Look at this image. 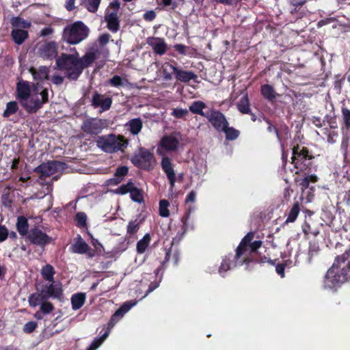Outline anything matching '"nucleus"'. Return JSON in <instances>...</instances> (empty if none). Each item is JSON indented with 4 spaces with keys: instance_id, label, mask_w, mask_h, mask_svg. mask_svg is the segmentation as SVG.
<instances>
[{
    "instance_id": "nucleus-23",
    "label": "nucleus",
    "mask_w": 350,
    "mask_h": 350,
    "mask_svg": "<svg viewBox=\"0 0 350 350\" xmlns=\"http://www.w3.org/2000/svg\"><path fill=\"white\" fill-rule=\"evenodd\" d=\"M304 176L302 178L295 177V182L300 186L302 191L306 189L310 183H316L318 181V177L315 174H312L310 173L307 174H301Z\"/></svg>"
},
{
    "instance_id": "nucleus-19",
    "label": "nucleus",
    "mask_w": 350,
    "mask_h": 350,
    "mask_svg": "<svg viewBox=\"0 0 350 350\" xmlns=\"http://www.w3.org/2000/svg\"><path fill=\"white\" fill-rule=\"evenodd\" d=\"M112 104V99L110 97L105 98L103 95L100 94L95 91L92 96V105L94 108L100 107L103 111H107L110 109Z\"/></svg>"
},
{
    "instance_id": "nucleus-42",
    "label": "nucleus",
    "mask_w": 350,
    "mask_h": 350,
    "mask_svg": "<svg viewBox=\"0 0 350 350\" xmlns=\"http://www.w3.org/2000/svg\"><path fill=\"white\" fill-rule=\"evenodd\" d=\"M18 109V104L16 101H10L7 103L6 108L3 113L4 118H8L16 113Z\"/></svg>"
},
{
    "instance_id": "nucleus-33",
    "label": "nucleus",
    "mask_w": 350,
    "mask_h": 350,
    "mask_svg": "<svg viewBox=\"0 0 350 350\" xmlns=\"http://www.w3.org/2000/svg\"><path fill=\"white\" fill-rule=\"evenodd\" d=\"M40 273L44 280L51 282H54V275L55 273V271L51 265L47 264L43 266L41 269Z\"/></svg>"
},
{
    "instance_id": "nucleus-50",
    "label": "nucleus",
    "mask_w": 350,
    "mask_h": 350,
    "mask_svg": "<svg viewBox=\"0 0 350 350\" xmlns=\"http://www.w3.org/2000/svg\"><path fill=\"white\" fill-rule=\"evenodd\" d=\"M189 214L190 211H187L185 213V215L181 217V222H182V232L180 235V237L178 238V241L181 239V238L183 237V235L187 232L188 230V225H187V221L189 218Z\"/></svg>"
},
{
    "instance_id": "nucleus-34",
    "label": "nucleus",
    "mask_w": 350,
    "mask_h": 350,
    "mask_svg": "<svg viewBox=\"0 0 350 350\" xmlns=\"http://www.w3.org/2000/svg\"><path fill=\"white\" fill-rule=\"evenodd\" d=\"M45 301H46V297L41 291L31 293L28 297L29 306L34 308Z\"/></svg>"
},
{
    "instance_id": "nucleus-57",
    "label": "nucleus",
    "mask_w": 350,
    "mask_h": 350,
    "mask_svg": "<svg viewBox=\"0 0 350 350\" xmlns=\"http://www.w3.org/2000/svg\"><path fill=\"white\" fill-rule=\"evenodd\" d=\"M349 256L350 254L349 252H345L341 255L337 256L333 264L336 263V266L340 267V265L347 261L349 259Z\"/></svg>"
},
{
    "instance_id": "nucleus-11",
    "label": "nucleus",
    "mask_w": 350,
    "mask_h": 350,
    "mask_svg": "<svg viewBox=\"0 0 350 350\" xmlns=\"http://www.w3.org/2000/svg\"><path fill=\"white\" fill-rule=\"evenodd\" d=\"M206 118L211 124L213 127L218 132H221L223 129L229 125V123L223 113L220 111L212 109L209 110Z\"/></svg>"
},
{
    "instance_id": "nucleus-64",
    "label": "nucleus",
    "mask_w": 350,
    "mask_h": 350,
    "mask_svg": "<svg viewBox=\"0 0 350 350\" xmlns=\"http://www.w3.org/2000/svg\"><path fill=\"white\" fill-rule=\"evenodd\" d=\"M327 123H328V124L329 126V129H337L338 125H337V122H336V117H329V116H327Z\"/></svg>"
},
{
    "instance_id": "nucleus-30",
    "label": "nucleus",
    "mask_w": 350,
    "mask_h": 350,
    "mask_svg": "<svg viewBox=\"0 0 350 350\" xmlns=\"http://www.w3.org/2000/svg\"><path fill=\"white\" fill-rule=\"evenodd\" d=\"M11 36L14 42L20 45L28 38V32L24 29H13L11 32Z\"/></svg>"
},
{
    "instance_id": "nucleus-45",
    "label": "nucleus",
    "mask_w": 350,
    "mask_h": 350,
    "mask_svg": "<svg viewBox=\"0 0 350 350\" xmlns=\"http://www.w3.org/2000/svg\"><path fill=\"white\" fill-rule=\"evenodd\" d=\"M76 226L79 228L87 226V215L84 212H78L75 217Z\"/></svg>"
},
{
    "instance_id": "nucleus-62",
    "label": "nucleus",
    "mask_w": 350,
    "mask_h": 350,
    "mask_svg": "<svg viewBox=\"0 0 350 350\" xmlns=\"http://www.w3.org/2000/svg\"><path fill=\"white\" fill-rule=\"evenodd\" d=\"M307 1L308 0H289L290 5L295 7V10L303 6Z\"/></svg>"
},
{
    "instance_id": "nucleus-12",
    "label": "nucleus",
    "mask_w": 350,
    "mask_h": 350,
    "mask_svg": "<svg viewBox=\"0 0 350 350\" xmlns=\"http://www.w3.org/2000/svg\"><path fill=\"white\" fill-rule=\"evenodd\" d=\"M103 129V123L101 119H86L81 125V130L86 134L92 136L97 135Z\"/></svg>"
},
{
    "instance_id": "nucleus-6",
    "label": "nucleus",
    "mask_w": 350,
    "mask_h": 350,
    "mask_svg": "<svg viewBox=\"0 0 350 350\" xmlns=\"http://www.w3.org/2000/svg\"><path fill=\"white\" fill-rule=\"evenodd\" d=\"M129 141L123 135L111 134L100 137L97 140L98 146L106 152L113 153L119 150L124 151Z\"/></svg>"
},
{
    "instance_id": "nucleus-39",
    "label": "nucleus",
    "mask_w": 350,
    "mask_h": 350,
    "mask_svg": "<svg viewBox=\"0 0 350 350\" xmlns=\"http://www.w3.org/2000/svg\"><path fill=\"white\" fill-rule=\"evenodd\" d=\"M130 198L133 202H137L139 204L144 202L143 190L142 189L137 188L135 185H133L130 192Z\"/></svg>"
},
{
    "instance_id": "nucleus-46",
    "label": "nucleus",
    "mask_w": 350,
    "mask_h": 350,
    "mask_svg": "<svg viewBox=\"0 0 350 350\" xmlns=\"http://www.w3.org/2000/svg\"><path fill=\"white\" fill-rule=\"evenodd\" d=\"M133 185L134 183L131 180H129L126 184H123L117 188L114 191V193L119 195H125L128 193H130Z\"/></svg>"
},
{
    "instance_id": "nucleus-7",
    "label": "nucleus",
    "mask_w": 350,
    "mask_h": 350,
    "mask_svg": "<svg viewBox=\"0 0 350 350\" xmlns=\"http://www.w3.org/2000/svg\"><path fill=\"white\" fill-rule=\"evenodd\" d=\"M131 162L137 168L150 171L155 165L156 159L153 153L149 150L140 147L137 153L131 158Z\"/></svg>"
},
{
    "instance_id": "nucleus-61",
    "label": "nucleus",
    "mask_w": 350,
    "mask_h": 350,
    "mask_svg": "<svg viewBox=\"0 0 350 350\" xmlns=\"http://www.w3.org/2000/svg\"><path fill=\"white\" fill-rule=\"evenodd\" d=\"M156 16L154 11L148 10L144 14L143 18L146 21L151 22L156 18Z\"/></svg>"
},
{
    "instance_id": "nucleus-13",
    "label": "nucleus",
    "mask_w": 350,
    "mask_h": 350,
    "mask_svg": "<svg viewBox=\"0 0 350 350\" xmlns=\"http://www.w3.org/2000/svg\"><path fill=\"white\" fill-rule=\"evenodd\" d=\"M161 166L169 181L170 189H173L176 182L174 165L172 163V160L169 157L164 156L161 159Z\"/></svg>"
},
{
    "instance_id": "nucleus-56",
    "label": "nucleus",
    "mask_w": 350,
    "mask_h": 350,
    "mask_svg": "<svg viewBox=\"0 0 350 350\" xmlns=\"http://www.w3.org/2000/svg\"><path fill=\"white\" fill-rule=\"evenodd\" d=\"M171 250L170 249L166 250L165 256L163 261L161 262V265L155 270L156 275H159V272L161 271L164 269V265L167 263L170 258Z\"/></svg>"
},
{
    "instance_id": "nucleus-25",
    "label": "nucleus",
    "mask_w": 350,
    "mask_h": 350,
    "mask_svg": "<svg viewBox=\"0 0 350 350\" xmlns=\"http://www.w3.org/2000/svg\"><path fill=\"white\" fill-rule=\"evenodd\" d=\"M260 93L262 96L271 103H273L276 100L277 96L279 95L276 93L273 87L269 84L261 85Z\"/></svg>"
},
{
    "instance_id": "nucleus-41",
    "label": "nucleus",
    "mask_w": 350,
    "mask_h": 350,
    "mask_svg": "<svg viewBox=\"0 0 350 350\" xmlns=\"http://www.w3.org/2000/svg\"><path fill=\"white\" fill-rule=\"evenodd\" d=\"M11 24L13 27L16 28H24L27 29L31 27V23L24 20L23 18L19 16L13 17L11 19Z\"/></svg>"
},
{
    "instance_id": "nucleus-3",
    "label": "nucleus",
    "mask_w": 350,
    "mask_h": 350,
    "mask_svg": "<svg viewBox=\"0 0 350 350\" xmlns=\"http://www.w3.org/2000/svg\"><path fill=\"white\" fill-rule=\"evenodd\" d=\"M55 62L57 69L64 70L66 77L70 80L75 81L81 75L77 52L75 54L62 53L56 58Z\"/></svg>"
},
{
    "instance_id": "nucleus-5",
    "label": "nucleus",
    "mask_w": 350,
    "mask_h": 350,
    "mask_svg": "<svg viewBox=\"0 0 350 350\" xmlns=\"http://www.w3.org/2000/svg\"><path fill=\"white\" fill-rule=\"evenodd\" d=\"M349 275L350 273L346 271L344 268L336 266V263L333 264L324 277V288L336 291L350 279Z\"/></svg>"
},
{
    "instance_id": "nucleus-60",
    "label": "nucleus",
    "mask_w": 350,
    "mask_h": 350,
    "mask_svg": "<svg viewBox=\"0 0 350 350\" xmlns=\"http://www.w3.org/2000/svg\"><path fill=\"white\" fill-rule=\"evenodd\" d=\"M174 49L179 54L185 55L187 54V50L189 49V46L182 44H176L174 46Z\"/></svg>"
},
{
    "instance_id": "nucleus-17",
    "label": "nucleus",
    "mask_w": 350,
    "mask_h": 350,
    "mask_svg": "<svg viewBox=\"0 0 350 350\" xmlns=\"http://www.w3.org/2000/svg\"><path fill=\"white\" fill-rule=\"evenodd\" d=\"M31 88L28 81H21L16 84V98L21 102V105L29 99Z\"/></svg>"
},
{
    "instance_id": "nucleus-4",
    "label": "nucleus",
    "mask_w": 350,
    "mask_h": 350,
    "mask_svg": "<svg viewBox=\"0 0 350 350\" xmlns=\"http://www.w3.org/2000/svg\"><path fill=\"white\" fill-rule=\"evenodd\" d=\"M89 31L84 23L78 21L64 27L62 40L70 44H77L88 36Z\"/></svg>"
},
{
    "instance_id": "nucleus-29",
    "label": "nucleus",
    "mask_w": 350,
    "mask_h": 350,
    "mask_svg": "<svg viewBox=\"0 0 350 350\" xmlns=\"http://www.w3.org/2000/svg\"><path fill=\"white\" fill-rule=\"evenodd\" d=\"M29 223L27 219L25 216H19L17 218L16 229L20 235L27 237L29 232Z\"/></svg>"
},
{
    "instance_id": "nucleus-27",
    "label": "nucleus",
    "mask_w": 350,
    "mask_h": 350,
    "mask_svg": "<svg viewBox=\"0 0 350 350\" xmlns=\"http://www.w3.org/2000/svg\"><path fill=\"white\" fill-rule=\"evenodd\" d=\"M43 103L39 98L27 100L23 107L29 113L37 112L43 106Z\"/></svg>"
},
{
    "instance_id": "nucleus-16",
    "label": "nucleus",
    "mask_w": 350,
    "mask_h": 350,
    "mask_svg": "<svg viewBox=\"0 0 350 350\" xmlns=\"http://www.w3.org/2000/svg\"><path fill=\"white\" fill-rule=\"evenodd\" d=\"M135 304H131L130 301L124 302L111 317L108 323L107 330L109 331L126 313Z\"/></svg>"
},
{
    "instance_id": "nucleus-35",
    "label": "nucleus",
    "mask_w": 350,
    "mask_h": 350,
    "mask_svg": "<svg viewBox=\"0 0 350 350\" xmlns=\"http://www.w3.org/2000/svg\"><path fill=\"white\" fill-rule=\"evenodd\" d=\"M342 124L341 131L342 133L350 131V109L347 107H342L341 109Z\"/></svg>"
},
{
    "instance_id": "nucleus-20",
    "label": "nucleus",
    "mask_w": 350,
    "mask_h": 350,
    "mask_svg": "<svg viewBox=\"0 0 350 350\" xmlns=\"http://www.w3.org/2000/svg\"><path fill=\"white\" fill-rule=\"evenodd\" d=\"M147 44L152 47L154 53L162 55L167 51V44L163 38L158 37H148Z\"/></svg>"
},
{
    "instance_id": "nucleus-63",
    "label": "nucleus",
    "mask_w": 350,
    "mask_h": 350,
    "mask_svg": "<svg viewBox=\"0 0 350 350\" xmlns=\"http://www.w3.org/2000/svg\"><path fill=\"white\" fill-rule=\"evenodd\" d=\"M160 282H161V279H159V281H154V282H152L149 286H148V288L146 293V295H147L148 294L150 293L151 292H152L154 290H155L157 288L159 287V284H160Z\"/></svg>"
},
{
    "instance_id": "nucleus-22",
    "label": "nucleus",
    "mask_w": 350,
    "mask_h": 350,
    "mask_svg": "<svg viewBox=\"0 0 350 350\" xmlns=\"http://www.w3.org/2000/svg\"><path fill=\"white\" fill-rule=\"evenodd\" d=\"M179 145L178 139L172 135H165L160 141V146L168 151H174Z\"/></svg>"
},
{
    "instance_id": "nucleus-47",
    "label": "nucleus",
    "mask_w": 350,
    "mask_h": 350,
    "mask_svg": "<svg viewBox=\"0 0 350 350\" xmlns=\"http://www.w3.org/2000/svg\"><path fill=\"white\" fill-rule=\"evenodd\" d=\"M87 10L95 13L98 8L101 0H82Z\"/></svg>"
},
{
    "instance_id": "nucleus-38",
    "label": "nucleus",
    "mask_w": 350,
    "mask_h": 350,
    "mask_svg": "<svg viewBox=\"0 0 350 350\" xmlns=\"http://www.w3.org/2000/svg\"><path fill=\"white\" fill-rule=\"evenodd\" d=\"M151 241L150 235L147 233L142 239L137 243L136 250L138 254H143L146 252Z\"/></svg>"
},
{
    "instance_id": "nucleus-9",
    "label": "nucleus",
    "mask_w": 350,
    "mask_h": 350,
    "mask_svg": "<svg viewBox=\"0 0 350 350\" xmlns=\"http://www.w3.org/2000/svg\"><path fill=\"white\" fill-rule=\"evenodd\" d=\"M64 165V163L59 161H49L37 166L33 171L40 174V179L44 180L55 174L60 168H63Z\"/></svg>"
},
{
    "instance_id": "nucleus-36",
    "label": "nucleus",
    "mask_w": 350,
    "mask_h": 350,
    "mask_svg": "<svg viewBox=\"0 0 350 350\" xmlns=\"http://www.w3.org/2000/svg\"><path fill=\"white\" fill-rule=\"evenodd\" d=\"M237 109L242 114L250 113V105L247 94H245L237 104Z\"/></svg>"
},
{
    "instance_id": "nucleus-54",
    "label": "nucleus",
    "mask_w": 350,
    "mask_h": 350,
    "mask_svg": "<svg viewBox=\"0 0 350 350\" xmlns=\"http://www.w3.org/2000/svg\"><path fill=\"white\" fill-rule=\"evenodd\" d=\"M128 172L129 167L127 166H120L116 169L114 176L118 177L121 180H123L124 177L127 175Z\"/></svg>"
},
{
    "instance_id": "nucleus-32",
    "label": "nucleus",
    "mask_w": 350,
    "mask_h": 350,
    "mask_svg": "<svg viewBox=\"0 0 350 350\" xmlns=\"http://www.w3.org/2000/svg\"><path fill=\"white\" fill-rule=\"evenodd\" d=\"M85 301V295L83 293H75L71 297L72 308L75 310L81 308Z\"/></svg>"
},
{
    "instance_id": "nucleus-24",
    "label": "nucleus",
    "mask_w": 350,
    "mask_h": 350,
    "mask_svg": "<svg viewBox=\"0 0 350 350\" xmlns=\"http://www.w3.org/2000/svg\"><path fill=\"white\" fill-rule=\"evenodd\" d=\"M107 28L113 33H116L120 28V21L117 12H112L105 16Z\"/></svg>"
},
{
    "instance_id": "nucleus-59",
    "label": "nucleus",
    "mask_w": 350,
    "mask_h": 350,
    "mask_svg": "<svg viewBox=\"0 0 350 350\" xmlns=\"http://www.w3.org/2000/svg\"><path fill=\"white\" fill-rule=\"evenodd\" d=\"M9 235V231L4 225H0V243L5 241Z\"/></svg>"
},
{
    "instance_id": "nucleus-52",
    "label": "nucleus",
    "mask_w": 350,
    "mask_h": 350,
    "mask_svg": "<svg viewBox=\"0 0 350 350\" xmlns=\"http://www.w3.org/2000/svg\"><path fill=\"white\" fill-rule=\"evenodd\" d=\"M107 84L115 88H119L124 85L122 79L118 75H114L107 81Z\"/></svg>"
},
{
    "instance_id": "nucleus-49",
    "label": "nucleus",
    "mask_w": 350,
    "mask_h": 350,
    "mask_svg": "<svg viewBox=\"0 0 350 350\" xmlns=\"http://www.w3.org/2000/svg\"><path fill=\"white\" fill-rule=\"evenodd\" d=\"M169 202L167 200H161L159 202V215L163 217H167L170 215L168 206Z\"/></svg>"
},
{
    "instance_id": "nucleus-31",
    "label": "nucleus",
    "mask_w": 350,
    "mask_h": 350,
    "mask_svg": "<svg viewBox=\"0 0 350 350\" xmlns=\"http://www.w3.org/2000/svg\"><path fill=\"white\" fill-rule=\"evenodd\" d=\"M126 126H129V131L133 135H136L141 131L143 126V122L142 119L139 118H133L128 122Z\"/></svg>"
},
{
    "instance_id": "nucleus-1",
    "label": "nucleus",
    "mask_w": 350,
    "mask_h": 350,
    "mask_svg": "<svg viewBox=\"0 0 350 350\" xmlns=\"http://www.w3.org/2000/svg\"><path fill=\"white\" fill-rule=\"evenodd\" d=\"M254 238V232H249L243 237L236 249L234 256V266L245 265L247 267L250 263H264L267 261V257H258V250L262 246L261 241H252ZM271 264H273L272 260H268Z\"/></svg>"
},
{
    "instance_id": "nucleus-44",
    "label": "nucleus",
    "mask_w": 350,
    "mask_h": 350,
    "mask_svg": "<svg viewBox=\"0 0 350 350\" xmlns=\"http://www.w3.org/2000/svg\"><path fill=\"white\" fill-rule=\"evenodd\" d=\"M140 228V222L137 219L131 220L129 222L126 228L127 234L131 236L135 234Z\"/></svg>"
},
{
    "instance_id": "nucleus-43",
    "label": "nucleus",
    "mask_w": 350,
    "mask_h": 350,
    "mask_svg": "<svg viewBox=\"0 0 350 350\" xmlns=\"http://www.w3.org/2000/svg\"><path fill=\"white\" fill-rule=\"evenodd\" d=\"M109 334V331L106 330L105 333L99 338H95L87 350H96L101 344L104 342V340L107 338Z\"/></svg>"
},
{
    "instance_id": "nucleus-21",
    "label": "nucleus",
    "mask_w": 350,
    "mask_h": 350,
    "mask_svg": "<svg viewBox=\"0 0 350 350\" xmlns=\"http://www.w3.org/2000/svg\"><path fill=\"white\" fill-rule=\"evenodd\" d=\"M265 122L268 124L267 130L269 133H275L277 137V139L280 144H281L282 148H284L283 144V133L287 135L288 133V127L286 125L282 126L280 129L277 128L274 126L271 121L268 118H265Z\"/></svg>"
},
{
    "instance_id": "nucleus-15",
    "label": "nucleus",
    "mask_w": 350,
    "mask_h": 350,
    "mask_svg": "<svg viewBox=\"0 0 350 350\" xmlns=\"http://www.w3.org/2000/svg\"><path fill=\"white\" fill-rule=\"evenodd\" d=\"M165 66H169L170 69L174 72L176 80L180 82L188 83L191 80H196L198 78L197 75L192 71L178 68L168 62L165 63Z\"/></svg>"
},
{
    "instance_id": "nucleus-58",
    "label": "nucleus",
    "mask_w": 350,
    "mask_h": 350,
    "mask_svg": "<svg viewBox=\"0 0 350 350\" xmlns=\"http://www.w3.org/2000/svg\"><path fill=\"white\" fill-rule=\"evenodd\" d=\"M323 131H324L323 133L327 135V142L329 143H332V144L335 142L334 138L338 136V133L335 131H331L327 128H325L323 129Z\"/></svg>"
},
{
    "instance_id": "nucleus-28",
    "label": "nucleus",
    "mask_w": 350,
    "mask_h": 350,
    "mask_svg": "<svg viewBox=\"0 0 350 350\" xmlns=\"http://www.w3.org/2000/svg\"><path fill=\"white\" fill-rule=\"evenodd\" d=\"M206 107V105L203 101L195 100L189 105V110L194 114L200 115L206 118L208 113V111H203V109Z\"/></svg>"
},
{
    "instance_id": "nucleus-51",
    "label": "nucleus",
    "mask_w": 350,
    "mask_h": 350,
    "mask_svg": "<svg viewBox=\"0 0 350 350\" xmlns=\"http://www.w3.org/2000/svg\"><path fill=\"white\" fill-rule=\"evenodd\" d=\"M54 308H55L53 304L51 302L47 301V300L41 303L40 307L41 312H42L44 314H47L52 312Z\"/></svg>"
},
{
    "instance_id": "nucleus-14",
    "label": "nucleus",
    "mask_w": 350,
    "mask_h": 350,
    "mask_svg": "<svg viewBox=\"0 0 350 350\" xmlns=\"http://www.w3.org/2000/svg\"><path fill=\"white\" fill-rule=\"evenodd\" d=\"M57 44L55 42L51 41L42 44L38 50V54L40 57L44 59L52 60L57 58Z\"/></svg>"
},
{
    "instance_id": "nucleus-8",
    "label": "nucleus",
    "mask_w": 350,
    "mask_h": 350,
    "mask_svg": "<svg viewBox=\"0 0 350 350\" xmlns=\"http://www.w3.org/2000/svg\"><path fill=\"white\" fill-rule=\"evenodd\" d=\"M26 239H27L31 245L40 247L43 250L47 245L54 241V239L49 237L38 226H35L29 230Z\"/></svg>"
},
{
    "instance_id": "nucleus-26",
    "label": "nucleus",
    "mask_w": 350,
    "mask_h": 350,
    "mask_svg": "<svg viewBox=\"0 0 350 350\" xmlns=\"http://www.w3.org/2000/svg\"><path fill=\"white\" fill-rule=\"evenodd\" d=\"M97 58L96 52L90 51L87 52L82 57H79V66H81V72L85 68L89 67Z\"/></svg>"
},
{
    "instance_id": "nucleus-48",
    "label": "nucleus",
    "mask_w": 350,
    "mask_h": 350,
    "mask_svg": "<svg viewBox=\"0 0 350 350\" xmlns=\"http://www.w3.org/2000/svg\"><path fill=\"white\" fill-rule=\"evenodd\" d=\"M231 263L232 260L230 256H225L222 262L221 263V265L219 267V274L222 275L226 273L228 270H229L231 267Z\"/></svg>"
},
{
    "instance_id": "nucleus-2",
    "label": "nucleus",
    "mask_w": 350,
    "mask_h": 350,
    "mask_svg": "<svg viewBox=\"0 0 350 350\" xmlns=\"http://www.w3.org/2000/svg\"><path fill=\"white\" fill-rule=\"evenodd\" d=\"M314 156L307 147L297 144L292 148V164L296 169L295 174L311 173Z\"/></svg>"
},
{
    "instance_id": "nucleus-18",
    "label": "nucleus",
    "mask_w": 350,
    "mask_h": 350,
    "mask_svg": "<svg viewBox=\"0 0 350 350\" xmlns=\"http://www.w3.org/2000/svg\"><path fill=\"white\" fill-rule=\"evenodd\" d=\"M40 291L44 293L46 300L49 298L61 299L63 295L61 285H55L53 283L44 285Z\"/></svg>"
},
{
    "instance_id": "nucleus-40",
    "label": "nucleus",
    "mask_w": 350,
    "mask_h": 350,
    "mask_svg": "<svg viewBox=\"0 0 350 350\" xmlns=\"http://www.w3.org/2000/svg\"><path fill=\"white\" fill-rule=\"evenodd\" d=\"M221 132L225 133L226 139L229 141L237 139L240 135V131L239 130L234 127H230L229 125H226Z\"/></svg>"
},
{
    "instance_id": "nucleus-10",
    "label": "nucleus",
    "mask_w": 350,
    "mask_h": 350,
    "mask_svg": "<svg viewBox=\"0 0 350 350\" xmlns=\"http://www.w3.org/2000/svg\"><path fill=\"white\" fill-rule=\"evenodd\" d=\"M70 250L75 254H86L90 258L96 255L95 250L92 249L80 234L75 238L74 243L70 247Z\"/></svg>"
},
{
    "instance_id": "nucleus-53",
    "label": "nucleus",
    "mask_w": 350,
    "mask_h": 350,
    "mask_svg": "<svg viewBox=\"0 0 350 350\" xmlns=\"http://www.w3.org/2000/svg\"><path fill=\"white\" fill-rule=\"evenodd\" d=\"M189 113V111L187 109H182V108H176L174 109L172 112L171 113V115L176 118H183L185 116H187Z\"/></svg>"
},
{
    "instance_id": "nucleus-55",
    "label": "nucleus",
    "mask_w": 350,
    "mask_h": 350,
    "mask_svg": "<svg viewBox=\"0 0 350 350\" xmlns=\"http://www.w3.org/2000/svg\"><path fill=\"white\" fill-rule=\"evenodd\" d=\"M38 327V323L36 321H29L25 324L23 330L26 334L32 333Z\"/></svg>"
},
{
    "instance_id": "nucleus-37",
    "label": "nucleus",
    "mask_w": 350,
    "mask_h": 350,
    "mask_svg": "<svg viewBox=\"0 0 350 350\" xmlns=\"http://www.w3.org/2000/svg\"><path fill=\"white\" fill-rule=\"evenodd\" d=\"M299 212L300 204L299 202H295L287 215V218L285 221V223L288 224L294 222L297 219V216L299 214Z\"/></svg>"
}]
</instances>
